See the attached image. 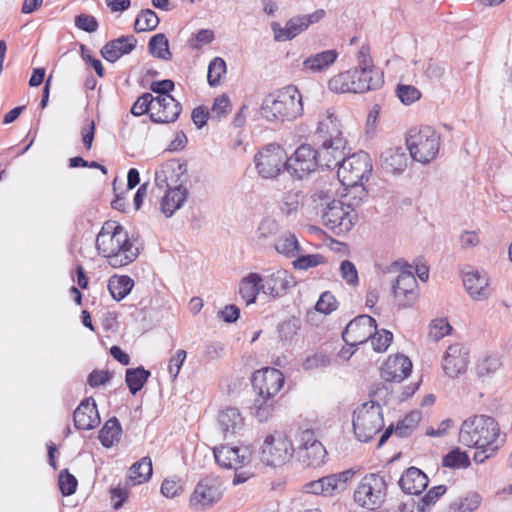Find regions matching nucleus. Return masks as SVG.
I'll return each mask as SVG.
<instances>
[{
  "instance_id": "nucleus-19",
  "label": "nucleus",
  "mask_w": 512,
  "mask_h": 512,
  "mask_svg": "<svg viewBox=\"0 0 512 512\" xmlns=\"http://www.w3.org/2000/svg\"><path fill=\"white\" fill-rule=\"evenodd\" d=\"M314 138L316 143H329L330 145L346 144L340 121L330 109L320 117Z\"/></svg>"
},
{
  "instance_id": "nucleus-50",
  "label": "nucleus",
  "mask_w": 512,
  "mask_h": 512,
  "mask_svg": "<svg viewBox=\"0 0 512 512\" xmlns=\"http://www.w3.org/2000/svg\"><path fill=\"white\" fill-rule=\"evenodd\" d=\"M357 60L358 66L354 68L355 70H360L362 73H368L370 75H374L375 73H382L381 71L375 69L368 46H361L358 51Z\"/></svg>"
},
{
  "instance_id": "nucleus-40",
  "label": "nucleus",
  "mask_w": 512,
  "mask_h": 512,
  "mask_svg": "<svg viewBox=\"0 0 512 512\" xmlns=\"http://www.w3.org/2000/svg\"><path fill=\"white\" fill-rule=\"evenodd\" d=\"M301 195L299 191H288L283 194L281 200L279 201V209L281 213L287 218L296 216L300 206Z\"/></svg>"
},
{
  "instance_id": "nucleus-37",
  "label": "nucleus",
  "mask_w": 512,
  "mask_h": 512,
  "mask_svg": "<svg viewBox=\"0 0 512 512\" xmlns=\"http://www.w3.org/2000/svg\"><path fill=\"white\" fill-rule=\"evenodd\" d=\"M151 458L145 456L130 467V480L134 485L148 481L152 476Z\"/></svg>"
},
{
  "instance_id": "nucleus-58",
  "label": "nucleus",
  "mask_w": 512,
  "mask_h": 512,
  "mask_svg": "<svg viewBox=\"0 0 512 512\" xmlns=\"http://www.w3.org/2000/svg\"><path fill=\"white\" fill-rule=\"evenodd\" d=\"M338 302L330 291L323 292L315 304V310L319 313L330 314L337 309Z\"/></svg>"
},
{
  "instance_id": "nucleus-12",
  "label": "nucleus",
  "mask_w": 512,
  "mask_h": 512,
  "mask_svg": "<svg viewBox=\"0 0 512 512\" xmlns=\"http://www.w3.org/2000/svg\"><path fill=\"white\" fill-rule=\"evenodd\" d=\"M325 14V10L318 9L311 14L292 17L286 22L284 28L281 27L280 23L272 22L271 29L274 33V40L277 42H283L294 39L310 25L322 20L325 17Z\"/></svg>"
},
{
  "instance_id": "nucleus-7",
  "label": "nucleus",
  "mask_w": 512,
  "mask_h": 512,
  "mask_svg": "<svg viewBox=\"0 0 512 512\" xmlns=\"http://www.w3.org/2000/svg\"><path fill=\"white\" fill-rule=\"evenodd\" d=\"M387 486L384 476L378 473L366 474L354 491V501L364 509L376 510L385 501Z\"/></svg>"
},
{
  "instance_id": "nucleus-56",
  "label": "nucleus",
  "mask_w": 512,
  "mask_h": 512,
  "mask_svg": "<svg viewBox=\"0 0 512 512\" xmlns=\"http://www.w3.org/2000/svg\"><path fill=\"white\" fill-rule=\"evenodd\" d=\"M231 112V103L227 95L223 94L215 98L210 114L212 119L220 120Z\"/></svg>"
},
{
  "instance_id": "nucleus-23",
  "label": "nucleus",
  "mask_w": 512,
  "mask_h": 512,
  "mask_svg": "<svg viewBox=\"0 0 512 512\" xmlns=\"http://www.w3.org/2000/svg\"><path fill=\"white\" fill-rule=\"evenodd\" d=\"M74 426L78 430H91L99 425L100 416L92 397L83 399L73 414Z\"/></svg>"
},
{
  "instance_id": "nucleus-14",
  "label": "nucleus",
  "mask_w": 512,
  "mask_h": 512,
  "mask_svg": "<svg viewBox=\"0 0 512 512\" xmlns=\"http://www.w3.org/2000/svg\"><path fill=\"white\" fill-rule=\"evenodd\" d=\"M392 293L399 308L411 307L418 298V282L412 271V266L406 265L397 276Z\"/></svg>"
},
{
  "instance_id": "nucleus-16",
  "label": "nucleus",
  "mask_w": 512,
  "mask_h": 512,
  "mask_svg": "<svg viewBox=\"0 0 512 512\" xmlns=\"http://www.w3.org/2000/svg\"><path fill=\"white\" fill-rule=\"evenodd\" d=\"M252 387L259 396L274 398L284 384L283 373L272 367L257 370L252 374Z\"/></svg>"
},
{
  "instance_id": "nucleus-35",
  "label": "nucleus",
  "mask_w": 512,
  "mask_h": 512,
  "mask_svg": "<svg viewBox=\"0 0 512 512\" xmlns=\"http://www.w3.org/2000/svg\"><path fill=\"white\" fill-rule=\"evenodd\" d=\"M107 287L112 298L121 301L131 293L134 281L127 275H113L110 277Z\"/></svg>"
},
{
  "instance_id": "nucleus-5",
  "label": "nucleus",
  "mask_w": 512,
  "mask_h": 512,
  "mask_svg": "<svg viewBox=\"0 0 512 512\" xmlns=\"http://www.w3.org/2000/svg\"><path fill=\"white\" fill-rule=\"evenodd\" d=\"M353 432L360 442H369L384 427L381 405L368 401L358 406L352 417Z\"/></svg>"
},
{
  "instance_id": "nucleus-11",
  "label": "nucleus",
  "mask_w": 512,
  "mask_h": 512,
  "mask_svg": "<svg viewBox=\"0 0 512 512\" xmlns=\"http://www.w3.org/2000/svg\"><path fill=\"white\" fill-rule=\"evenodd\" d=\"M294 451L292 442L285 435H269L261 447V460L268 466H280L290 460Z\"/></svg>"
},
{
  "instance_id": "nucleus-44",
  "label": "nucleus",
  "mask_w": 512,
  "mask_h": 512,
  "mask_svg": "<svg viewBox=\"0 0 512 512\" xmlns=\"http://www.w3.org/2000/svg\"><path fill=\"white\" fill-rule=\"evenodd\" d=\"M353 77L349 70L341 72L328 81V88L335 93H352Z\"/></svg>"
},
{
  "instance_id": "nucleus-55",
  "label": "nucleus",
  "mask_w": 512,
  "mask_h": 512,
  "mask_svg": "<svg viewBox=\"0 0 512 512\" xmlns=\"http://www.w3.org/2000/svg\"><path fill=\"white\" fill-rule=\"evenodd\" d=\"M481 503V497L477 493H470L463 499H460L459 502H454L451 505V508L457 512H473L475 511Z\"/></svg>"
},
{
  "instance_id": "nucleus-31",
  "label": "nucleus",
  "mask_w": 512,
  "mask_h": 512,
  "mask_svg": "<svg viewBox=\"0 0 512 512\" xmlns=\"http://www.w3.org/2000/svg\"><path fill=\"white\" fill-rule=\"evenodd\" d=\"M337 58L338 52L334 49L321 51L303 61V70L310 73L324 72L336 62Z\"/></svg>"
},
{
  "instance_id": "nucleus-15",
  "label": "nucleus",
  "mask_w": 512,
  "mask_h": 512,
  "mask_svg": "<svg viewBox=\"0 0 512 512\" xmlns=\"http://www.w3.org/2000/svg\"><path fill=\"white\" fill-rule=\"evenodd\" d=\"M376 329V320L369 315L362 314L347 324L342 333V339L347 345L356 347L367 342Z\"/></svg>"
},
{
  "instance_id": "nucleus-2",
  "label": "nucleus",
  "mask_w": 512,
  "mask_h": 512,
  "mask_svg": "<svg viewBox=\"0 0 512 512\" xmlns=\"http://www.w3.org/2000/svg\"><path fill=\"white\" fill-rule=\"evenodd\" d=\"M260 114L269 122L293 121L302 116L303 103L298 88L288 85L268 94L262 101Z\"/></svg>"
},
{
  "instance_id": "nucleus-25",
  "label": "nucleus",
  "mask_w": 512,
  "mask_h": 512,
  "mask_svg": "<svg viewBox=\"0 0 512 512\" xmlns=\"http://www.w3.org/2000/svg\"><path fill=\"white\" fill-rule=\"evenodd\" d=\"M134 35L121 36L108 41L101 49V56L108 62L114 63L124 55L131 53L137 45Z\"/></svg>"
},
{
  "instance_id": "nucleus-51",
  "label": "nucleus",
  "mask_w": 512,
  "mask_h": 512,
  "mask_svg": "<svg viewBox=\"0 0 512 512\" xmlns=\"http://www.w3.org/2000/svg\"><path fill=\"white\" fill-rule=\"evenodd\" d=\"M300 328V321L296 318H289L278 325V334L281 341H292Z\"/></svg>"
},
{
  "instance_id": "nucleus-21",
  "label": "nucleus",
  "mask_w": 512,
  "mask_h": 512,
  "mask_svg": "<svg viewBox=\"0 0 512 512\" xmlns=\"http://www.w3.org/2000/svg\"><path fill=\"white\" fill-rule=\"evenodd\" d=\"M182 111V106L173 96H156L150 120L157 124L173 123Z\"/></svg>"
},
{
  "instance_id": "nucleus-22",
  "label": "nucleus",
  "mask_w": 512,
  "mask_h": 512,
  "mask_svg": "<svg viewBox=\"0 0 512 512\" xmlns=\"http://www.w3.org/2000/svg\"><path fill=\"white\" fill-rule=\"evenodd\" d=\"M412 371V362L404 355L390 356L381 366V378L387 382H401Z\"/></svg>"
},
{
  "instance_id": "nucleus-3",
  "label": "nucleus",
  "mask_w": 512,
  "mask_h": 512,
  "mask_svg": "<svg viewBox=\"0 0 512 512\" xmlns=\"http://www.w3.org/2000/svg\"><path fill=\"white\" fill-rule=\"evenodd\" d=\"M497 422L487 415H475L463 421L459 431V442L467 447H487L491 452L499 449Z\"/></svg>"
},
{
  "instance_id": "nucleus-26",
  "label": "nucleus",
  "mask_w": 512,
  "mask_h": 512,
  "mask_svg": "<svg viewBox=\"0 0 512 512\" xmlns=\"http://www.w3.org/2000/svg\"><path fill=\"white\" fill-rule=\"evenodd\" d=\"M427 475L417 467H409L400 477L401 490L409 495H420L428 486Z\"/></svg>"
},
{
  "instance_id": "nucleus-52",
  "label": "nucleus",
  "mask_w": 512,
  "mask_h": 512,
  "mask_svg": "<svg viewBox=\"0 0 512 512\" xmlns=\"http://www.w3.org/2000/svg\"><path fill=\"white\" fill-rule=\"evenodd\" d=\"M58 484L63 496H70L76 492L78 481L68 469L60 471L58 476Z\"/></svg>"
},
{
  "instance_id": "nucleus-63",
  "label": "nucleus",
  "mask_w": 512,
  "mask_h": 512,
  "mask_svg": "<svg viewBox=\"0 0 512 512\" xmlns=\"http://www.w3.org/2000/svg\"><path fill=\"white\" fill-rule=\"evenodd\" d=\"M329 364V357L326 354L319 352L306 357L302 363V367L305 370H313L317 368L326 367Z\"/></svg>"
},
{
  "instance_id": "nucleus-57",
  "label": "nucleus",
  "mask_w": 512,
  "mask_h": 512,
  "mask_svg": "<svg viewBox=\"0 0 512 512\" xmlns=\"http://www.w3.org/2000/svg\"><path fill=\"white\" fill-rule=\"evenodd\" d=\"M396 93L400 101L405 105H410L421 97V92L412 85L399 84Z\"/></svg>"
},
{
  "instance_id": "nucleus-20",
  "label": "nucleus",
  "mask_w": 512,
  "mask_h": 512,
  "mask_svg": "<svg viewBox=\"0 0 512 512\" xmlns=\"http://www.w3.org/2000/svg\"><path fill=\"white\" fill-rule=\"evenodd\" d=\"M468 362L469 353L466 348L455 343L447 348L443 356L442 367L447 376L454 378L466 371Z\"/></svg>"
},
{
  "instance_id": "nucleus-45",
  "label": "nucleus",
  "mask_w": 512,
  "mask_h": 512,
  "mask_svg": "<svg viewBox=\"0 0 512 512\" xmlns=\"http://www.w3.org/2000/svg\"><path fill=\"white\" fill-rule=\"evenodd\" d=\"M445 485L434 486L422 496L416 503L418 512H428L431 507L439 500V498L446 492Z\"/></svg>"
},
{
  "instance_id": "nucleus-18",
  "label": "nucleus",
  "mask_w": 512,
  "mask_h": 512,
  "mask_svg": "<svg viewBox=\"0 0 512 512\" xmlns=\"http://www.w3.org/2000/svg\"><path fill=\"white\" fill-rule=\"evenodd\" d=\"M216 463L226 469L238 470L251 462L252 450L249 446L221 445L213 449Z\"/></svg>"
},
{
  "instance_id": "nucleus-49",
  "label": "nucleus",
  "mask_w": 512,
  "mask_h": 512,
  "mask_svg": "<svg viewBox=\"0 0 512 512\" xmlns=\"http://www.w3.org/2000/svg\"><path fill=\"white\" fill-rule=\"evenodd\" d=\"M225 73L226 62L220 57H215L208 66L207 80L209 85L212 87L218 86L222 75Z\"/></svg>"
},
{
  "instance_id": "nucleus-4",
  "label": "nucleus",
  "mask_w": 512,
  "mask_h": 512,
  "mask_svg": "<svg viewBox=\"0 0 512 512\" xmlns=\"http://www.w3.org/2000/svg\"><path fill=\"white\" fill-rule=\"evenodd\" d=\"M406 145L413 160L427 164L436 158L440 148V135L431 126L409 130Z\"/></svg>"
},
{
  "instance_id": "nucleus-46",
  "label": "nucleus",
  "mask_w": 512,
  "mask_h": 512,
  "mask_svg": "<svg viewBox=\"0 0 512 512\" xmlns=\"http://www.w3.org/2000/svg\"><path fill=\"white\" fill-rule=\"evenodd\" d=\"M442 465L452 469L467 468L470 466V459L466 452L455 448L443 457Z\"/></svg>"
},
{
  "instance_id": "nucleus-29",
  "label": "nucleus",
  "mask_w": 512,
  "mask_h": 512,
  "mask_svg": "<svg viewBox=\"0 0 512 512\" xmlns=\"http://www.w3.org/2000/svg\"><path fill=\"white\" fill-rule=\"evenodd\" d=\"M380 162L383 170L398 174L406 169L408 157L402 147L388 148L381 153Z\"/></svg>"
},
{
  "instance_id": "nucleus-64",
  "label": "nucleus",
  "mask_w": 512,
  "mask_h": 512,
  "mask_svg": "<svg viewBox=\"0 0 512 512\" xmlns=\"http://www.w3.org/2000/svg\"><path fill=\"white\" fill-rule=\"evenodd\" d=\"M75 25L78 29L88 33H93L98 29L96 18L88 14H80L75 18Z\"/></svg>"
},
{
  "instance_id": "nucleus-8",
  "label": "nucleus",
  "mask_w": 512,
  "mask_h": 512,
  "mask_svg": "<svg viewBox=\"0 0 512 512\" xmlns=\"http://www.w3.org/2000/svg\"><path fill=\"white\" fill-rule=\"evenodd\" d=\"M172 172L176 175L175 180L171 178L173 188L166 190L160 207L167 218L172 217L185 204L189 194L187 187L184 186L187 181V164L176 165Z\"/></svg>"
},
{
  "instance_id": "nucleus-17",
  "label": "nucleus",
  "mask_w": 512,
  "mask_h": 512,
  "mask_svg": "<svg viewBox=\"0 0 512 512\" xmlns=\"http://www.w3.org/2000/svg\"><path fill=\"white\" fill-rule=\"evenodd\" d=\"M221 497L220 481L215 477H205L197 483L189 503L193 509L203 510L218 502Z\"/></svg>"
},
{
  "instance_id": "nucleus-42",
  "label": "nucleus",
  "mask_w": 512,
  "mask_h": 512,
  "mask_svg": "<svg viewBox=\"0 0 512 512\" xmlns=\"http://www.w3.org/2000/svg\"><path fill=\"white\" fill-rule=\"evenodd\" d=\"M158 24L157 14L151 9H144L135 19L134 30L137 33L152 31L157 28Z\"/></svg>"
},
{
  "instance_id": "nucleus-41",
  "label": "nucleus",
  "mask_w": 512,
  "mask_h": 512,
  "mask_svg": "<svg viewBox=\"0 0 512 512\" xmlns=\"http://www.w3.org/2000/svg\"><path fill=\"white\" fill-rule=\"evenodd\" d=\"M251 410L259 422H266L273 415L274 400L273 398H266L258 395L251 407Z\"/></svg>"
},
{
  "instance_id": "nucleus-36",
  "label": "nucleus",
  "mask_w": 512,
  "mask_h": 512,
  "mask_svg": "<svg viewBox=\"0 0 512 512\" xmlns=\"http://www.w3.org/2000/svg\"><path fill=\"white\" fill-rule=\"evenodd\" d=\"M151 373L143 366L128 368L125 373V382L132 395H136L148 381Z\"/></svg>"
},
{
  "instance_id": "nucleus-62",
  "label": "nucleus",
  "mask_w": 512,
  "mask_h": 512,
  "mask_svg": "<svg viewBox=\"0 0 512 512\" xmlns=\"http://www.w3.org/2000/svg\"><path fill=\"white\" fill-rule=\"evenodd\" d=\"M340 274L343 280L351 286H356L359 283L358 271L356 266L349 260H343L340 264Z\"/></svg>"
},
{
  "instance_id": "nucleus-39",
  "label": "nucleus",
  "mask_w": 512,
  "mask_h": 512,
  "mask_svg": "<svg viewBox=\"0 0 512 512\" xmlns=\"http://www.w3.org/2000/svg\"><path fill=\"white\" fill-rule=\"evenodd\" d=\"M149 53L162 60H170L172 54L169 50L168 38L163 33L152 36L148 43Z\"/></svg>"
},
{
  "instance_id": "nucleus-61",
  "label": "nucleus",
  "mask_w": 512,
  "mask_h": 512,
  "mask_svg": "<svg viewBox=\"0 0 512 512\" xmlns=\"http://www.w3.org/2000/svg\"><path fill=\"white\" fill-rule=\"evenodd\" d=\"M279 225L273 218H264L257 229L258 239L266 240L270 237L275 236L278 233Z\"/></svg>"
},
{
  "instance_id": "nucleus-54",
  "label": "nucleus",
  "mask_w": 512,
  "mask_h": 512,
  "mask_svg": "<svg viewBox=\"0 0 512 512\" xmlns=\"http://www.w3.org/2000/svg\"><path fill=\"white\" fill-rule=\"evenodd\" d=\"M179 164L180 163H178V162H173L171 164H167L161 170L156 171V173H155V183H156V185L159 188H163V187H167V189L173 188V184L171 182V178L173 180H175L176 179V175H175V173L172 172V169L176 165H179Z\"/></svg>"
},
{
  "instance_id": "nucleus-48",
  "label": "nucleus",
  "mask_w": 512,
  "mask_h": 512,
  "mask_svg": "<svg viewBox=\"0 0 512 512\" xmlns=\"http://www.w3.org/2000/svg\"><path fill=\"white\" fill-rule=\"evenodd\" d=\"M502 366L501 358L497 355L485 357L477 364V375L481 378L491 376Z\"/></svg>"
},
{
  "instance_id": "nucleus-24",
  "label": "nucleus",
  "mask_w": 512,
  "mask_h": 512,
  "mask_svg": "<svg viewBox=\"0 0 512 512\" xmlns=\"http://www.w3.org/2000/svg\"><path fill=\"white\" fill-rule=\"evenodd\" d=\"M295 285L294 278L286 270H277L263 278L262 292L274 298L283 296Z\"/></svg>"
},
{
  "instance_id": "nucleus-59",
  "label": "nucleus",
  "mask_w": 512,
  "mask_h": 512,
  "mask_svg": "<svg viewBox=\"0 0 512 512\" xmlns=\"http://www.w3.org/2000/svg\"><path fill=\"white\" fill-rule=\"evenodd\" d=\"M392 339H393V334L390 331L385 330V329H383L381 332L376 330L373 333V336L370 337L371 344L373 346V349L376 352L386 351L387 348L389 347Z\"/></svg>"
},
{
  "instance_id": "nucleus-30",
  "label": "nucleus",
  "mask_w": 512,
  "mask_h": 512,
  "mask_svg": "<svg viewBox=\"0 0 512 512\" xmlns=\"http://www.w3.org/2000/svg\"><path fill=\"white\" fill-rule=\"evenodd\" d=\"M319 149H316L317 158H319V168L334 169L339 167L344 156V145H330L329 143H318Z\"/></svg>"
},
{
  "instance_id": "nucleus-43",
  "label": "nucleus",
  "mask_w": 512,
  "mask_h": 512,
  "mask_svg": "<svg viewBox=\"0 0 512 512\" xmlns=\"http://www.w3.org/2000/svg\"><path fill=\"white\" fill-rule=\"evenodd\" d=\"M274 246L278 253L287 257H295L296 252L300 249L298 240L292 233H285L280 236Z\"/></svg>"
},
{
  "instance_id": "nucleus-6",
  "label": "nucleus",
  "mask_w": 512,
  "mask_h": 512,
  "mask_svg": "<svg viewBox=\"0 0 512 512\" xmlns=\"http://www.w3.org/2000/svg\"><path fill=\"white\" fill-rule=\"evenodd\" d=\"M373 166L368 153L359 151L351 156H343L337 169V177L347 187L362 186L371 175Z\"/></svg>"
},
{
  "instance_id": "nucleus-27",
  "label": "nucleus",
  "mask_w": 512,
  "mask_h": 512,
  "mask_svg": "<svg viewBox=\"0 0 512 512\" xmlns=\"http://www.w3.org/2000/svg\"><path fill=\"white\" fill-rule=\"evenodd\" d=\"M218 423L225 439L240 435L244 419L237 408L228 407L219 412Z\"/></svg>"
},
{
  "instance_id": "nucleus-60",
  "label": "nucleus",
  "mask_w": 512,
  "mask_h": 512,
  "mask_svg": "<svg viewBox=\"0 0 512 512\" xmlns=\"http://www.w3.org/2000/svg\"><path fill=\"white\" fill-rule=\"evenodd\" d=\"M452 327L446 319H435L432 321L429 330V337L434 341H439L448 335Z\"/></svg>"
},
{
  "instance_id": "nucleus-1",
  "label": "nucleus",
  "mask_w": 512,
  "mask_h": 512,
  "mask_svg": "<svg viewBox=\"0 0 512 512\" xmlns=\"http://www.w3.org/2000/svg\"><path fill=\"white\" fill-rule=\"evenodd\" d=\"M95 246L113 268L127 266L139 255V249L130 240L127 230L116 221L109 220L102 225Z\"/></svg>"
},
{
  "instance_id": "nucleus-47",
  "label": "nucleus",
  "mask_w": 512,
  "mask_h": 512,
  "mask_svg": "<svg viewBox=\"0 0 512 512\" xmlns=\"http://www.w3.org/2000/svg\"><path fill=\"white\" fill-rule=\"evenodd\" d=\"M155 97L151 93H143L131 107V114L139 117L154 110Z\"/></svg>"
},
{
  "instance_id": "nucleus-38",
  "label": "nucleus",
  "mask_w": 512,
  "mask_h": 512,
  "mask_svg": "<svg viewBox=\"0 0 512 512\" xmlns=\"http://www.w3.org/2000/svg\"><path fill=\"white\" fill-rule=\"evenodd\" d=\"M300 461L306 466L318 467L325 462L327 451L323 444H314L306 450H298Z\"/></svg>"
},
{
  "instance_id": "nucleus-10",
  "label": "nucleus",
  "mask_w": 512,
  "mask_h": 512,
  "mask_svg": "<svg viewBox=\"0 0 512 512\" xmlns=\"http://www.w3.org/2000/svg\"><path fill=\"white\" fill-rule=\"evenodd\" d=\"M317 152L310 144L300 145L295 152L288 157L286 162L287 172L295 179L302 180L319 168Z\"/></svg>"
},
{
  "instance_id": "nucleus-9",
  "label": "nucleus",
  "mask_w": 512,
  "mask_h": 512,
  "mask_svg": "<svg viewBox=\"0 0 512 512\" xmlns=\"http://www.w3.org/2000/svg\"><path fill=\"white\" fill-rule=\"evenodd\" d=\"M288 160L285 150L278 144H268L254 158L256 169L262 178L270 179L286 170Z\"/></svg>"
},
{
  "instance_id": "nucleus-33",
  "label": "nucleus",
  "mask_w": 512,
  "mask_h": 512,
  "mask_svg": "<svg viewBox=\"0 0 512 512\" xmlns=\"http://www.w3.org/2000/svg\"><path fill=\"white\" fill-rule=\"evenodd\" d=\"M263 278L258 273H249L239 284V293L247 305L256 301L257 295L262 291Z\"/></svg>"
},
{
  "instance_id": "nucleus-53",
  "label": "nucleus",
  "mask_w": 512,
  "mask_h": 512,
  "mask_svg": "<svg viewBox=\"0 0 512 512\" xmlns=\"http://www.w3.org/2000/svg\"><path fill=\"white\" fill-rule=\"evenodd\" d=\"M326 263V259L321 254L301 255L293 261V266L298 270H307Z\"/></svg>"
},
{
  "instance_id": "nucleus-13",
  "label": "nucleus",
  "mask_w": 512,
  "mask_h": 512,
  "mask_svg": "<svg viewBox=\"0 0 512 512\" xmlns=\"http://www.w3.org/2000/svg\"><path fill=\"white\" fill-rule=\"evenodd\" d=\"M321 216L324 226L336 235L347 233L354 225L350 206H345L339 200H332L327 203Z\"/></svg>"
},
{
  "instance_id": "nucleus-34",
  "label": "nucleus",
  "mask_w": 512,
  "mask_h": 512,
  "mask_svg": "<svg viewBox=\"0 0 512 512\" xmlns=\"http://www.w3.org/2000/svg\"><path fill=\"white\" fill-rule=\"evenodd\" d=\"M122 435V426L117 417L108 419L99 430L98 438L105 448H111L117 444Z\"/></svg>"
},
{
  "instance_id": "nucleus-32",
  "label": "nucleus",
  "mask_w": 512,
  "mask_h": 512,
  "mask_svg": "<svg viewBox=\"0 0 512 512\" xmlns=\"http://www.w3.org/2000/svg\"><path fill=\"white\" fill-rule=\"evenodd\" d=\"M349 74H354L352 93H365L370 90L379 89L383 83V73H375L370 75L362 73L360 70L350 69Z\"/></svg>"
},
{
  "instance_id": "nucleus-28",
  "label": "nucleus",
  "mask_w": 512,
  "mask_h": 512,
  "mask_svg": "<svg viewBox=\"0 0 512 512\" xmlns=\"http://www.w3.org/2000/svg\"><path fill=\"white\" fill-rule=\"evenodd\" d=\"M463 285L469 295L475 300H482L488 297V277L486 273L478 270L463 272Z\"/></svg>"
}]
</instances>
